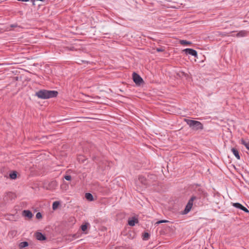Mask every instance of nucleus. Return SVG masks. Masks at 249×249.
I'll list each match as a JSON object with an SVG mask.
<instances>
[{
  "instance_id": "nucleus-1",
  "label": "nucleus",
  "mask_w": 249,
  "mask_h": 249,
  "mask_svg": "<svg viewBox=\"0 0 249 249\" xmlns=\"http://www.w3.org/2000/svg\"><path fill=\"white\" fill-rule=\"evenodd\" d=\"M185 121L193 130H198L203 129V125L200 122L189 119H185Z\"/></svg>"
},
{
  "instance_id": "nucleus-2",
  "label": "nucleus",
  "mask_w": 249,
  "mask_h": 249,
  "mask_svg": "<svg viewBox=\"0 0 249 249\" xmlns=\"http://www.w3.org/2000/svg\"><path fill=\"white\" fill-rule=\"evenodd\" d=\"M195 199H196V196H193L191 197L190 199L189 200L187 205L186 206L185 209L184 210V213H187L190 211L193 205V201Z\"/></svg>"
},
{
  "instance_id": "nucleus-3",
  "label": "nucleus",
  "mask_w": 249,
  "mask_h": 249,
  "mask_svg": "<svg viewBox=\"0 0 249 249\" xmlns=\"http://www.w3.org/2000/svg\"><path fill=\"white\" fill-rule=\"evenodd\" d=\"M35 95L40 99H47V90L45 89L40 90L36 92Z\"/></svg>"
},
{
  "instance_id": "nucleus-4",
  "label": "nucleus",
  "mask_w": 249,
  "mask_h": 249,
  "mask_svg": "<svg viewBox=\"0 0 249 249\" xmlns=\"http://www.w3.org/2000/svg\"><path fill=\"white\" fill-rule=\"evenodd\" d=\"M133 79L136 84L138 85H140L143 82L142 79L136 73L133 74Z\"/></svg>"
},
{
  "instance_id": "nucleus-5",
  "label": "nucleus",
  "mask_w": 249,
  "mask_h": 249,
  "mask_svg": "<svg viewBox=\"0 0 249 249\" xmlns=\"http://www.w3.org/2000/svg\"><path fill=\"white\" fill-rule=\"evenodd\" d=\"M183 52H185L187 54H190L194 56L195 57H197V52L192 49L187 48L183 50Z\"/></svg>"
},
{
  "instance_id": "nucleus-6",
  "label": "nucleus",
  "mask_w": 249,
  "mask_h": 249,
  "mask_svg": "<svg viewBox=\"0 0 249 249\" xmlns=\"http://www.w3.org/2000/svg\"><path fill=\"white\" fill-rule=\"evenodd\" d=\"M140 183L142 184V185H145L146 184V180L145 178L142 176L139 177L138 180L136 181L137 185H139L140 187L142 186L140 184Z\"/></svg>"
},
{
  "instance_id": "nucleus-7",
  "label": "nucleus",
  "mask_w": 249,
  "mask_h": 249,
  "mask_svg": "<svg viewBox=\"0 0 249 249\" xmlns=\"http://www.w3.org/2000/svg\"><path fill=\"white\" fill-rule=\"evenodd\" d=\"M35 237L37 240L39 241L45 240L46 239V237L45 235L43 234L40 232H36L35 234Z\"/></svg>"
},
{
  "instance_id": "nucleus-8",
  "label": "nucleus",
  "mask_w": 249,
  "mask_h": 249,
  "mask_svg": "<svg viewBox=\"0 0 249 249\" xmlns=\"http://www.w3.org/2000/svg\"><path fill=\"white\" fill-rule=\"evenodd\" d=\"M232 205L234 207H235L237 208H239L246 213L249 212V210L246 207H245L244 206H243V205H242L241 204H240L239 203H233Z\"/></svg>"
},
{
  "instance_id": "nucleus-9",
  "label": "nucleus",
  "mask_w": 249,
  "mask_h": 249,
  "mask_svg": "<svg viewBox=\"0 0 249 249\" xmlns=\"http://www.w3.org/2000/svg\"><path fill=\"white\" fill-rule=\"evenodd\" d=\"M58 92L55 90H48V99L56 97Z\"/></svg>"
},
{
  "instance_id": "nucleus-10",
  "label": "nucleus",
  "mask_w": 249,
  "mask_h": 249,
  "mask_svg": "<svg viewBox=\"0 0 249 249\" xmlns=\"http://www.w3.org/2000/svg\"><path fill=\"white\" fill-rule=\"evenodd\" d=\"M138 219L136 217H133L131 219H129L128 221V224L129 226H134L135 224L138 223Z\"/></svg>"
},
{
  "instance_id": "nucleus-11",
  "label": "nucleus",
  "mask_w": 249,
  "mask_h": 249,
  "mask_svg": "<svg viewBox=\"0 0 249 249\" xmlns=\"http://www.w3.org/2000/svg\"><path fill=\"white\" fill-rule=\"evenodd\" d=\"M58 183L56 180H53L49 183V188H48V189H49L50 190L55 189V188L57 186Z\"/></svg>"
},
{
  "instance_id": "nucleus-12",
  "label": "nucleus",
  "mask_w": 249,
  "mask_h": 249,
  "mask_svg": "<svg viewBox=\"0 0 249 249\" xmlns=\"http://www.w3.org/2000/svg\"><path fill=\"white\" fill-rule=\"evenodd\" d=\"M248 32L245 30L240 31L236 34L235 36L238 37L246 36L248 35Z\"/></svg>"
},
{
  "instance_id": "nucleus-13",
  "label": "nucleus",
  "mask_w": 249,
  "mask_h": 249,
  "mask_svg": "<svg viewBox=\"0 0 249 249\" xmlns=\"http://www.w3.org/2000/svg\"><path fill=\"white\" fill-rule=\"evenodd\" d=\"M23 215L30 219L33 217V214L32 212L29 210H24L22 213Z\"/></svg>"
},
{
  "instance_id": "nucleus-14",
  "label": "nucleus",
  "mask_w": 249,
  "mask_h": 249,
  "mask_svg": "<svg viewBox=\"0 0 249 249\" xmlns=\"http://www.w3.org/2000/svg\"><path fill=\"white\" fill-rule=\"evenodd\" d=\"M231 152H232V153L235 156V157L238 160H239L240 158V156H239V152H238V150L234 148H231Z\"/></svg>"
},
{
  "instance_id": "nucleus-15",
  "label": "nucleus",
  "mask_w": 249,
  "mask_h": 249,
  "mask_svg": "<svg viewBox=\"0 0 249 249\" xmlns=\"http://www.w3.org/2000/svg\"><path fill=\"white\" fill-rule=\"evenodd\" d=\"M241 143L245 145V146L246 147L247 149H248L249 150V141L246 142L244 139H241Z\"/></svg>"
},
{
  "instance_id": "nucleus-16",
  "label": "nucleus",
  "mask_w": 249,
  "mask_h": 249,
  "mask_svg": "<svg viewBox=\"0 0 249 249\" xmlns=\"http://www.w3.org/2000/svg\"><path fill=\"white\" fill-rule=\"evenodd\" d=\"M60 204V203L59 201H54L53 204V210H56L58 208Z\"/></svg>"
},
{
  "instance_id": "nucleus-17",
  "label": "nucleus",
  "mask_w": 249,
  "mask_h": 249,
  "mask_svg": "<svg viewBox=\"0 0 249 249\" xmlns=\"http://www.w3.org/2000/svg\"><path fill=\"white\" fill-rule=\"evenodd\" d=\"M86 198L89 201H92L93 200V197L92 195L89 193H86L85 194Z\"/></svg>"
},
{
  "instance_id": "nucleus-18",
  "label": "nucleus",
  "mask_w": 249,
  "mask_h": 249,
  "mask_svg": "<svg viewBox=\"0 0 249 249\" xmlns=\"http://www.w3.org/2000/svg\"><path fill=\"white\" fill-rule=\"evenodd\" d=\"M179 42L181 45H191L192 44L191 42L185 40H180L179 41Z\"/></svg>"
},
{
  "instance_id": "nucleus-19",
  "label": "nucleus",
  "mask_w": 249,
  "mask_h": 249,
  "mask_svg": "<svg viewBox=\"0 0 249 249\" xmlns=\"http://www.w3.org/2000/svg\"><path fill=\"white\" fill-rule=\"evenodd\" d=\"M28 246V243L26 241L21 242L19 244V247L20 249L25 248Z\"/></svg>"
},
{
  "instance_id": "nucleus-20",
  "label": "nucleus",
  "mask_w": 249,
  "mask_h": 249,
  "mask_svg": "<svg viewBox=\"0 0 249 249\" xmlns=\"http://www.w3.org/2000/svg\"><path fill=\"white\" fill-rule=\"evenodd\" d=\"M89 225V224L88 223H86L85 224H83L81 226V230L83 231H85L88 228V226Z\"/></svg>"
},
{
  "instance_id": "nucleus-21",
  "label": "nucleus",
  "mask_w": 249,
  "mask_h": 249,
  "mask_svg": "<svg viewBox=\"0 0 249 249\" xmlns=\"http://www.w3.org/2000/svg\"><path fill=\"white\" fill-rule=\"evenodd\" d=\"M10 178L12 179H15L17 178V172L15 171H13L12 173H10L9 175Z\"/></svg>"
},
{
  "instance_id": "nucleus-22",
  "label": "nucleus",
  "mask_w": 249,
  "mask_h": 249,
  "mask_svg": "<svg viewBox=\"0 0 249 249\" xmlns=\"http://www.w3.org/2000/svg\"><path fill=\"white\" fill-rule=\"evenodd\" d=\"M168 222V220H160L156 222V224H159L162 223H167Z\"/></svg>"
},
{
  "instance_id": "nucleus-23",
  "label": "nucleus",
  "mask_w": 249,
  "mask_h": 249,
  "mask_svg": "<svg viewBox=\"0 0 249 249\" xmlns=\"http://www.w3.org/2000/svg\"><path fill=\"white\" fill-rule=\"evenodd\" d=\"M36 218L37 219H39V218H41V217H42L41 213H40L38 212V213H37L36 214Z\"/></svg>"
},
{
  "instance_id": "nucleus-24",
  "label": "nucleus",
  "mask_w": 249,
  "mask_h": 249,
  "mask_svg": "<svg viewBox=\"0 0 249 249\" xmlns=\"http://www.w3.org/2000/svg\"><path fill=\"white\" fill-rule=\"evenodd\" d=\"M64 178L67 180H71V176L69 175H67L64 177Z\"/></svg>"
},
{
  "instance_id": "nucleus-25",
  "label": "nucleus",
  "mask_w": 249,
  "mask_h": 249,
  "mask_svg": "<svg viewBox=\"0 0 249 249\" xmlns=\"http://www.w3.org/2000/svg\"><path fill=\"white\" fill-rule=\"evenodd\" d=\"M149 234L148 233H145L144 234V238H147L148 239V237H149Z\"/></svg>"
},
{
  "instance_id": "nucleus-26",
  "label": "nucleus",
  "mask_w": 249,
  "mask_h": 249,
  "mask_svg": "<svg viewBox=\"0 0 249 249\" xmlns=\"http://www.w3.org/2000/svg\"><path fill=\"white\" fill-rule=\"evenodd\" d=\"M18 0L21 1H25V2L29 1V0Z\"/></svg>"
},
{
  "instance_id": "nucleus-27",
  "label": "nucleus",
  "mask_w": 249,
  "mask_h": 249,
  "mask_svg": "<svg viewBox=\"0 0 249 249\" xmlns=\"http://www.w3.org/2000/svg\"><path fill=\"white\" fill-rule=\"evenodd\" d=\"M157 50L158 52H161V51H162V50L160 49H157Z\"/></svg>"
},
{
  "instance_id": "nucleus-28",
  "label": "nucleus",
  "mask_w": 249,
  "mask_h": 249,
  "mask_svg": "<svg viewBox=\"0 0 249 249\" xmlns=\"http://www.w3.org/2000/svg\"><path fill=\"white\" fill-rule=\"evenodd\" d=\"M16 26H17L16 25H11V27H16Z\"/></svg>"
},
{
  "instance_id": "nucleus-29",
  "label": "nucleus",
  "mask_w": 249,
  "mask_h": 249,
  "mask_svg": "<svg viewBox=\"0 0 249 249\" xmlns=\"http://www.w3.org/2000/svg\"><path fill=\"white\" fill-rule=\"evenodd\" d=\"M11 194H11V193H8V195H11Z\"/></svg>"
}]
</instances>
